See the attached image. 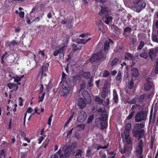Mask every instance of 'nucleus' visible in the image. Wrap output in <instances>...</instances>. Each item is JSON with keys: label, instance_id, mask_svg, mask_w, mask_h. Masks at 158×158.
Wrapping results in <instances>:
<instances>
[{"label": "nucleus", "instance_id": "obj_1", "mask_svg": "<svg viewBox=\"0 0 158 158\" xmlns=\"http://www.w3.org/2000/svg\"><path fill=\"white\" fill-rule=\"evenodd\" d=\"M145 126L143 123H138L134 125V128L132 129L133 135L139 139L144 135L145 131L143 128Z\"/></svg>", "mask_w": 158, "mask_h": 158}, {"label": "nucleus", "instance_id": "obj_2", "mask_svg": "<svg viewBox=\"0 0 158 158\" xmlns=\"http://www.w3.org/2000/svg\"><path fill=\"white\" fill-rule=\"evenodd\" d=\"M101 8L99 15L102 17L103 21L106 24H109L110 22H111L112 20V18L111 16H107L109 10L104 6H101Z\"/></svg>", "mask_w": 158, "mask_h": 158}, {"label": "nucleus", "instance_id": "obj_3", "mask_svg": "<svg viewBox=\"0 0 158 158\" xmlns=\"http://www.w3.org/2000/svg\"><path fill=\"white\" fill-rule=\"evenodd\" d=\"M77 146L76 142H74L70 146H65L63 148L64 156L66 157H68L70 155H73L74 152V148Z\"/></svg>", "mask_w": 158, "mask_h": 158}, {"label": "nucleus", "instance_id": "obj_4", "mask_svg": "<svg viewBox=\"0 0 158 158\" xmlns=\"http://www.w3.org/2000/svg\"><path fill=\"white\" fill-rule=\"evenodd\" d=\"M68 43V40L67 38H65L63 40V42L59 46L60 48L57 50V47H56V50L53 53V56H56L57 55L59 54H62L63 56L64 55V52L66 50L67 46Z\"/></svg>", "mask_w": 158, "mask_h": 158}, {"label": "nucleus", "instance_id": "obj_5", "mask_svg": "<svg viewBox=\"0 0 158 158\" xmlns=\"http://www.w3.org/2000/svg\"><path fill=\"white\" fill-rule=\"evenodd\" d=\"M72 89L70 85L64 81L63 83L60 92L61 95L68 96L71 94Z\"/></svg>", "mask_w": 158, "mask_h": 158}, {"label": "nucleus", "instance_id": "obj_6", "mask_svg": "<svg viewBox=\"0 0 158 158\" xmlns=\"http://www.w3.org/2000/svg\"><path fill=\"white\" fill-rule=\"evenodd\" d=\"M107 115L104 114L102 118H98L96 119L95 123L97 125L101 124L102 129H104L106 128L107 126Z\"/></svg>", "mask_w": 158, "mask_h": 158}, {"label": "nucleus", "instance_id": "obj_7", "mask_svg": "<svg viewBox=\"0 0 158 158\" xmlns=\"http://www.w3.org/2000/svg\"><path fill=\"white\" fill-rule=\"evenodd\" d=\"M147 114L144 111H141L138 113L135 116V121L136 122H140L146 119Z\"/></svg>", "mask_w": 158, "mask_h": 158}, {"label": "nucleus", "instance_id": "obj_8", "mask_svg": "<svg viewBox=\"0 0 158 158\" xmlns=\"http://www.w3.org/2000/svg\"><path fill=\"white\" fill-rule=\"evenodd\" d=\"M30 54H31L32 55V56L35 58V60L36 62H40L43 60L44 59V53L41 51H39L37 56L36 57H35L34 54L32 53L28 54V56Z\"/></svg>", "mask_w": 158, "mask_h": 158}, {"label": "nucleus", "instance_id": "obj_9", "mask_svg": "<svg viewBox=\"0 0 158 158\" xmlns=\"http://www.w3.org/2000/svg\"><path fill=\"white\" fill-rule=\"evenodd\" d=\"M104 54L102 52L94 54L90 58V61L91 62L100 60L103 58Z\"/></svg>", "mask_w": 158, "mask_h": 158}, {"label": "nucleus", "instance_id": "obj_10", "mask_svg": "<svg viewBox=\"0 0 158 158\" xmlns=\"http://www.w3.org/2000/svg\"><path fill=\"white\" fill-rule=\"evenodd\" d=\"M143 143L142 140H140L139 142L138 145L135 148L136 153L139 155H141L143 152Z\"/></svg>", "mask_w": 158, "mask_h": 158}, {"label": "nucleus", "instance_id": "obj_11", "mask_svg": "<svg viewBox=\"0 0 158 158\" xmlns=\"http://www.w3.org/2000/svg\"><path fill=\"white\" fill-rule=\"evenodd\" d=\"M86 113L83 111H81L78 114L77 121L80 123H83L86 119Z\"/></svg>", "mask_w": 158, "mask_h": 158}, {"label": "nucleus", "instance_id": "obj_12", "mask_svg": "<svg viewBox=\"0 0 158 158\" xmlns=\"http://www.w3.org/2000/svg\"><path fill=\"white\" fill-rule=\"evenodd\" d=\"M80 37H82V38L79 41L77 42L78 44H84L86 43L87 41L91 39L90 38L87 37V35L85 34H82L80 35Z\"/></svg>", "mask_w": 158, "mask_h": 158}, {"label": "nucleus", "instance_id": "obj_13", "mask_svg": "<svg viewBox=\"0 0 158 158\" xmlns=\"http://www.w3.org/2000/svg\"><path fill=\"white\" fill-rule=\"evenodd\" d=\"M49 66V64L48 63H44L42 66V72L41 78L43 77H45L47 76L46 73L48 72V68Z\"/></svg>", "mask_w": 158, "mask_h": 158}, {"label": "nucleus", "instance_id": "obj_14", "mask_svg": "<svg viewBox=\"0 0 158 158\" xmlns=\"http://www.w3.org/2000/svg\"><path fill=\"white\" fill-rule=\"evenodd\" d=\"M88 100L86 99H84V100L81 98H80L78 99V105L81 108H83L85 106L86 104H89V103H87L88 102Z\"/></svg>", "mask_w": 158, "mask_h": 158}, {"label": "nucleus", "instance_id": "obj_15", "mask_svg": "<svg viewBox=\"0 0 158 158\" xmlns=\"http://www.w3.org/2000/svg\"><path fill=\"white\" fill-rule=\"evenodd\" d=\"M152 79L150 78H149L148 80H147V83H146L144 85V89L147 90H149L152 86V83L151 82Z\"/></svg>", "mask_w": 158, "mask_h": 158}, {"label": "nucleus", "instance_id": "obj_16", "mask_svg": "<svg viewBox=\"0 0 158 158\" xmlns=\"http://www.w3.org/2000/svg\"><path fill=\"white\" fill-rule=\"evenodd\" d=\"M113 43V41L111 39H108V40H107L104 44V51L106 52L108 51L110 45L111 44H112Z\"/></svg>", "mask_w": 158, "mask_h": 158}, {"label": "nucleus", "instance_id": "obj_17", "mask_svg": "<svg viewBox=\"0 0 158 158\" xmlns=\"http://www.w3.org/2000/svg\"><path fill=\"white\" fill-rule=\"evenodd\" d=\"M58 155L60 156V158H66L63 154L61 153V151L60 149L55 154L52 155L51 156V158H58Z\"/></svg>", "mask_w": 158, "mask_h": 158}, {"label": "nucleus", "instance_id": "obj_18", "mask_svg": "<svg viewBox=\"0 0 158 158\" xmlns=\"http://www.w3.org/2000/svg\"><path fill=\"white\" fill-rule=\"evenodd\" d=\"M138 57L139 56L137 54L134 57L131 54L128 53L125 55V59L126 60H133L134 59L138 58Z\"/></svg>", "mask_w": 158, "mask_h": 158}, {"label": "nucleus", "instance_id": "obj_19", "mask_svg": "<svg viewBox=\"0 0 158 158\" xmlns=\"http://www.w3.org/2000/svg\"><path fill=\"white\" fill-rule=\"evenodd\" d=\"M83 97L84 99H86L88 100V102L87 103H90L91 101L89 95L88 94V92L86 91H84L82 94Z\"/></svg>", "mask_w": 158, "mask_h": 158}, {"label": "nucleus", "instance_id": "obj_20", "mask_svg": "<svg viewBox=\"0 0 158 158\" xmlns=\"http://www.w3.org/2000/svg\"><path fill=\"white\" fill-rule=\"evenodd\" d=\"M7 86L10 89L14 90H17L19 88L18 86L15 84L9 83L8 84Z\"/></svg>", "mask_w": 158, "mask_h": 158}, {"label": "nucleus", "instance_id": "obj_21", "mask_svg": "<svg viewBox=\"0 0 158 158\" xmlns=\"http://www.w3.org/2000/svg\"><path fill=\"white\" fill-rule=\"evenodd\" d=\"M102 27V21L100 20H97L95 22V27L101 30Z\"/></svg>", "mask_w": 158, "mask_h": 158}, {"label": "nucleus", "instance_id": "obj_22", "mask_svg": "<svg viewBox=\"0 0 158 158\" xmlns=\"http://www.w3.org/2000/svg\"><path fill=\"white\" fill-rule=\"evenodd\" d=\"M124 133L125 135V141L127 144H130L131 143V140L129 136V133L125 132H124Z\"/></svg>", "mask_w": 158, "mask_h": 158}, {"label": "nucleus", "instance_id": "obj_23", "mask_svg": "<svg viewBox=\"0 0 158 158\" xmlns=\"http://www.w3.org/2000/svg\"><path fill=\"white\" fill-rule=\"evenodd\" d=\"M113 99L114 102L116 103H118V95L117 94L116 91L115 90H114L113 91Z\"/></svg>", "mask_w": 158, "mask_h": 158}, {"label": "nucleus", "instance_id": "obj_24", "mask_svg": "<svg viewBox=\"0 0 158 158\" xmlns=\"http://www.w3.org/2000/svg\"><path fill=\"white\" fill-rule=\"evenodd\" d=\"M131 73L133 77H136L139 75L138 69L135 68L131 70Z\"/></svg>", "mask_w": 158, "mask_h": 158}, {"label": "nucleus", "instance_id": "obj_25", "mask_svg": "<svg viewBox=\"0 0 158 158\" xmlns=\"http://www.w3.org/2000/svg\"><path fill=\"white\" fill-rule=\"evenodd\" d=\"M156 53L155 50L153 49H151L150 50L149 55L150 57L152 59L155 57Z\"/></svg>", "mask_w": 158, "mask_h": 158}, {"label": "nucleus", "instance_id": "obj_26", "mask_svg": "<svg viewBox=\"0 0 158 158\" xmlns=\"http://www.w3.org/2000/svg\"><path fill=\"white\" fill-rule=\"evenodd\" d=\"M23 77L24 75H22L20 77L19 76L15 77L13 78L14 79L15 82H17L18 84L19 85L20 84V83H18V82L20 81L21 80V79L23 78Z\"/></svg>", "mask_w": 158, "mask_h": 158}, {"label": "nucleus", "instance_id": "obj_27", "mask_svg": "<svg viewBox=\"0 0 158 158\" xmlns=\"http://www.w3.org/2000/svg\"><path fill=\"white\" fill-rule=\"evenodd\" d=\"M138 106L136 105H135L132 106L131 108L132 111L130 114L131 115H132V117L133 115L134 114V113L138 109Z\"/></svg>", "mask_w": 158, "mask_h": 158}, {"label": "nucleus", "instance_id": "obj_28", "mask_svg": "<svg viewBox=\"0 0 158 158\" xmlns=\"http://www.w3.org/2000/svg\"><path fill=\"white\" fill-rule=\"evenodd\" d=\"M6 44V45L9 46L10 48H11L13 46L16 45L17 44L16 41L13 40L10 42H7Z\"/></svg>", "mask_w": 158, "mask_h": 158}, {"label": "nucleus", "instance_id": "obj_29", "mask_svg": "<svg viewBox=\"0 0 158 158\" xmlns=\"http://www.w3.org/2000/svg\"><path fill=\"white\" fill-rule=\"evenodd\" d=\"M152 39L153 41L158 42V31L156 34H152Z\"/></svg>", "mask_w": 158, "mask_h": 158}, {"label": "nucleus", "instance_id": "obj_30", "mask_svg": "<svg viewBox=\"0 0 158 158\" xmlns=\"http://www.w3.org/2000/svg\"><path fill=\"white\" fill-rule=\"evenodd\" d=\"M131 128V123H127L125 126V130L124 132H127L129 133V131Z\"/></svg>", "mask_w": 158, "mask_h": 158}, {"label": "nucleus", "instance_id": "obj_31", "mask_svg": "<svg viewBox=\"0 0 158 158\" xmlns=\"http://www.w3.org/2000/svg\"><path fill=\"white\" fill-rule=\"evenodd\" d=\"M95 100L98 103L102 104L103 102V100L100 97L96 96L95 97Z\"/></svg>", "mask_w": 158, "mask_h": 158}, {"label": "nucleus", "instance_id": "obj_32", "mask_svg": "<svg viewBox=\"0 0 158 158\" xmlns=\"http://www.w3.org/2000/svg\"><path fill=\"white\" fill-rule=\"evenodd\" d=\"M45 93H44L41 94H39V100L38 101L39 102H42L43 101V100L44 99V97L45 96Z\"/></svg>", "mask_w": 158, "mask_h": 158}, {"label": "nucleus", "instance_id": "obj_33", "mask_svg": "<svg viewBox=\"0 0 158 158\" xmlns=\"http://www.w3.org/2000/svg\"><path fill=\"white\" fill-rule=\"evenodd\" d=\"M128 88L130 89H131L133 87L134 82L132 80L129 81L128 82Z\"/></svg>", "mask_w": 158, "mask_h": 158}, {"label": "nucleus", "instance_id": "obj_34", "mask_svg": "<svg viewBox=\"0 0 158 158\" xmlns=\"http://www.w3.org/2000/svg\"><path fill=\"white\" fill-rule=\"evenodd\" d=\"M145 44L143 41H141L139 43L138 47L137 48V50H140L142 49L143 47Z\"/></svg>", "mask_w": 158, "mask_h": 158}, {"label": "nucleus", "instance_id": "obj_35", "mask_svg": "<svg viewBox=\"0 0 158 158\" xmlns=\"http://www.w3.org/2000/svg\"><path fill=\"white\" fill-rule=\"evenodd\" d=\"M139 56L142 58L146 59L148 57L147 53L144 50V52L143 53H141L139 55Z\"/></svg>", "mask_w": 158, "mask_h": 158}, {"label": "nucleus", "instance_id": "obj_36", "mask_svg": "<svg viewBox=\"0 0 158 158\" xmlns=\"http://www.w3.org/2000/svg\"><path fill=\"white\" fill-rule=\"evenodd\" d=\"M83 152L81 150H78L76 154L75 155V156L77 157H80L81 156V153Z\"/></svg>", "mask_w": 158, "mask_h": 158}, {"label": "nucleus", "instance_id": "obj_37", "mask_svg": "<svg viewBox=\"0 0 158 158\" xmlns=\"http://www.w3.org/2000/svg\"><path fill=\"white\" fill-rule=\"evenodd\" d=\"M147 96V95L145 94H143L140 96L139 98V102H142L143 101L144 98H146Z\"/></svg>", "mask_w": 158, "mask_h": 158}, {"label": "nucleus", "instance_id": "obj_38", "mask_svg": "<svg viewBox=\"0 0 158 158\" xmlns=\"http://www.w3.org/2000/svg\"><path fill=\"white\" fill-rule=\"evenodd\" d=\"M103 91L101 93V96L102 98H104L107 95V93L104 88H103Z\"/></svg>", "mask_w": 158, "mask_h": 158}, {"label": "nucleus", "instance_id": "obj_39", "mask_svg": "<svg viewBox=\"0 0 158 158\" xmlns=\"http://www.w3.org/2000/svg\"><path fill=\"white\" fill-rule=\"evenodd\" d=\"M121 73L120 72H119L117 75L116 77V79L117 81H120L121 79Z\"/></svg>", "mask_w": 158, "mask_h": 158}, {"label": "nucleus", "instance_id": "obj_40", "mask_svg": "<svg viewBox=\"0 0 158 158\" xmlns=\"http://www.w3.org/2000/svg\"><path fill=\"white\" fill-rule=\"evenodd\" d=\"M83 76L85 77L88 79L90 77V74L89 72H85L83 73Z\"/></svg>", "mask_w": 158, "mask_h": 158}, {"label": "nucleus", "instance_id": "obj_41", "mask_svg": "<svg viewBox=\"0 0 158 158\" xmlns=\"http://www.w3.org/2000/svg\"><path fill=\"white\" fill-rule=\"evenodd\" d=\"M38 107H36L34 109L35 111V113H36L38 114H40L41 112L43 113L44 111V108H42L41 109L40 112H38Z\"/></svg>", "mask_w": 158, "mask_h": 158}, {"label": "nucleus", "instance_id": "obj_42", "mask_svg": "<svg viewBox=\"0 0 158 158\" xmlns=\"http://www.w3.org/2000/svg\"><path fill=\"white\" fill-rule=\"evenodd\" d=\"M5 151L2 149L0 152V158H5Z\"/></svg>", "mask_w": 158, "mask_h": 158}, {"label": "nucleus", "instance_id": "obj_43", "mask_svg": "<svg viewBox=\"0 0 158 158\" xmlns=\"http://www.w3.org/2000/svg\"><path fill=\"white\" fill-rule=\"evenodd\" d=\"M118 60L117 58H115L114 60H112V63L111 64V66H113L115 65L117 62Z\"/></svg>", "mask_w": 158, "mask_h": 158}, {"label": "nucleus", "instance_id": "obj_44", "mask_svg": "<svg viewBox=\"0 0 158 158\" xmlns=\"http://www.w3.org/2000/svg\"><path fill=\"white\" fill-rule=\"evenodd\" d=\"M70 21L68 20L66 18H65L64 19V20H62L61 21V23L63 24H69Z\"/></svg>", "mask_w": 158, "mask_h": 158}, {"label": "nucleus", "instance_id": "obj_45", "mask_svg": "<svg viewBox=\"0 0 158 158\" xmlns=\"http://www.w3.org/2000/svg\"><path fill=\"white\" fill-rule=\"evenodd\" d=\"M85 125L83 124H80L77 125V127L79 130H81L84 128Z\"/></svg>", "mask_w": 158, "mask_h": 158}, {"label": "nucleus", "instance_id": "obj_46", "mask_svg": "<svg viewBox=\"0 0 158 158\" xmlns=\"http://www.w3.org/2000/svg\"><path fill=\"white\" fill-rule=\"evenodd\" d=\"M110 74L109 72L105 70L103 74V77H106L109 76Z\"/></svg>", "mask_w": 158, "mask_h": 158}, {"label": "nucleus", "instance_id": "obj_47", "mask_svg": "<svg viewBox=\"0 0 158 158\" xmlns=\"http://www.w3.org/2000/svg\"><path fill=\"white\" fill-rule=\"evenodd\" d=\"M46 135H44L43 136H41L40 137V138L38 139V140L39 141V143H40L46 137Z\"/></svg>", "mask_w": 158, "mask_h": 158}, {"label": "nucleus", "instance_id": "obj_48", "mask_svg": "<svg viewBox=\"0 0 158 158\" xmlns=\"http://www.w3.org/2000/svg\"><path fill=\"white\" fill-rule=\"evenodd\" d=\"M92 149V147H89L87 152L86 155L87 156H89L90 154V152Z\"/></svg>", "mask_w": 158, "mask_h": 158}, {"label": "nucleus", "instance_id": "obj_49", "mask_svg": "<svg viewBox=\"0 0 158 158\" xmlns=\"http://www.w3.org/2000/svg\"><path fill=\"white\" fill-rule=\"evenodd\" d=\"M53 117V115L52 114L49 118L48 121V123L49 126H51V122L52 120V118Z\"/></svg>", "mask_w": 158, "mask_h": 158}, {"label": "nucleus", "instance_id": "obj_50", "mask_svg": "<svg viewBox=\"0 0 158 158\" xmlns=\"http://www.w3.org/2000/svg\"><path fill=\"white\" fill-rule=\"evenodd\" d=\"M94 118V116L93 115H90L89 118L88 120V123H89L91 122Z\"/></svg>", "mask_w": 158, "mask_h": 158}, {"label": "nucleus", "instance_id": "obj_51", "mask_svg": "<svg viewBox=\"0 0 158 158\" xmlns=\"http://www.w3.org/2000/svg\"><path fill=\"white\" fill-rule=\"evenodd\" d=\"M110 86V85L107 81H106L104 84V86L103 88H104V89H106L108 88Z\"/></svg>", "mask_w": 158, "mask_h": 158}, {"label": "nucleus", "instance_id": "obj_52", "mask_svg": "<svg viewBox=\"0 0 158 158\" xmlns=\"http://www.w3.org/2000/svg\"><path fill=\"white\" fill-rule=\"evenodd\" d=\"M86 84L85 82H83V83L80 85L81 90L83 89L85 87Z\"/></svg>", "mask_w": 158, "mask_h": 158}, {"label": "nucleus", "instance_id": "obj_53", "mask_svg": "<svg viewBox=\"0 0 158 158\" xmlns=\"http://www.w3.org/2000/svg\"><path fill=\"white\" fill-rule=\"evenodd\" d=\"M67 75L65 74L64 72H62V74L61 77V79L62 81L64 80L67 77Z\"/></svg>", "mask_w": 158, "mask_h": 158}, {"label": "nucleus", "instance_id": "obj_54", "mask_svg": "<svg viewBox=\"0 0 158 158\" xmlns=\"http://www.w3.org/2000/svg\"><path fill=\"white\" fill-rule=\"evenodd\" d=\"M48 141H49L48 139H46L45 140V142H44V143H43L44 148H45L46 147V146H47V145L48 144Z\"/></svg>", "mask_w": 158, "mask_h": 158}, {"label": "nucleus", "instance_id": "obj_55", "mask_svg": "<svg viewBox=\"0 0 158 158\" xmlns=\"http://www.w3.org/2000/svg\"><path fill=\"white\" fill-rule=\"evenodd\" d=\"M109 98H107L105 102V104L104 105L106 106H108L109 104Z\"/></svg>", "mask_w": 158, "mask_h": 158}, {"label": "nucleus", "instance_id": "obj_56", "mask_svg": "<svg viewBox=\"0 0 158 158\" xmlns=\"http://www.w3.org/2000/svg\"><path fill=\"white\" fill-rule=\"evenodd\" d=\"M146 6V3L144 2H143L141 6H139V9L140 11L141 10V9H142L144 8Z\"/></svg>", "mask_w": 158, "mask_h": 158}, {"label": "nucleus", "instance_id": "obj_57", "mask_svg": "<svg viewBox=\"0 0 158 158\" xmlns=\"http://www.w3.org/2000/svg\"><path fill=\"white\" fill-rule=\"evenodd\" d=\"M24 13L23 11H21L19 13V17L21 18H23L24 16Z\"/></svg>", "mask_w": 158, "mask_h": 158}, {"label": "nucleus", "instance_id": "obj_58", "mask_svg": "<svg viewBox=\"0 0 158 158\" xmlns=\"http://www.w3.org/2000/svg\"><path fill=\"white\" fill-rule=\"evenodd\" d=\"M100 155L101 158H105L106 157V155L105 154L101 152H100Z\"/></svg>", "mask_w": 158, "mask_h": 158}, {"label": "nucleus", "instance_id": "obj_59", "mask_svg": "<svg viewBox=\"0 0 158 158\" xmlns=\"http://www.w3.org/2000/svg\"><path fill=\"white\" fill-rule=\"evenodd\" d=\"M131 31V29L130 27H127L124 30L125 32H130Z\"/></svg>", "mask_w": 158, "mask_h": 158}, {"label": "nucleus", "instance_id": "obj_60", "mask_svg": "<svg viewBox=\"0 0 158 158\" xmlns=\"http://www.w3.org/2000/svg\"><path fill=\"white\" fill-rule=\"evenodd\" d=\"M72 47H73V49L74 50V51H76L77 49H81V48H77V45H76V44H73L72 45Z\"/></svg>", "mask_w": 158, "mask_h": 158}, {"label": "nucleus", "instance_id": "obj_61", "mask_svg": "<svg viewBox=\"0 0 158 158\" xmlns=\"http://www.w3.org/2000/svg\"><path fill=\"white\" fill-rule=\"evenodd\" d=\"M155 71L156 73H158V61L156 62Z\"/></svg>", "mask_w": 158, "mask_h": 158}, {"label": "nucleus", "instance_id": "obj_62", "mask_svg": "<svg viewBox=\"0 0 158 158\" xmlns=\"http://www.w3.org/2000/svg\"><path fill=\"white\" fill-rule=\"evenodd\" d=\"M7 54V53L6 52L2 56V63L3 64L4 63L3 59L6 56Z\"/></svg>", "mask_w": 158, "mask_h": 158}, {"label": "nucleus", "instance_id": "obj_63", "mask_svg": "<svg viewBox=\"0 0 158 158\" xmlns=\"http://www.w3.org/2000/svg\"><path fill=\"white\" fill-rule=\"evenodd\" d=\"M152 115H150V118H149V122H152L154 123L155 121V117H153V118L152 119Z\"/></svg>", "mask_w": 158, "mask_h": 158}, {"label": "nucleus", "instance_id": "obj_64", "mask_svg": "<svg viewBox=\"0 0 158 158\" xmlns=\"http://www.w3.org/2000/svg\"><path fill=\"white\" fill-rule=\"evenodd\" d=\"M33 111L32 108L31 107H29L27 110V112L28 113H31Z\"/></svg>", "mask_w": 158, "mask_h": 158}]
</instances>
